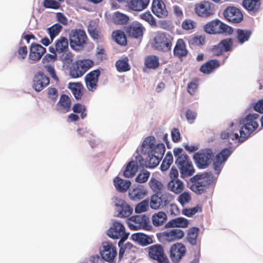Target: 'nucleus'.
<instances>
[{
    "label": "nucleus",
    "mask_w": 263,
    "mask_h": 263,
    "mask_svg": "<svg viewBox=\"0 0 263 263\" xmlns=\"http://www.w3.org/2000/svg\"><path fill=\"white\" fill-rule=\"evenodd\" d=\"M220 66L219 61L216 59L210 60L201 65L200 71L204 74H210Z\"/></svg>",
    "instance_id": "bb28decb"
},
{
    "label": "nucleus",
    "mask_w": 263,
    "mask_h": 263,
    "mask_svg": "<svg viewBox=\"0 0 263 263\" xmlns=\"http://www.w3.org/2000/svg\"><path fill=\"white\" fill-rule=\"evenodd\" d=\"M160 197L163 206L168 204L173 199V196L168 192L162 193Z\"/></svg>",
    "instance_id": "e2e57ef3"
},
{
    "label": "nucleus",
    "mask_w": 263,
    "mask_h": 263,
    "mask_svg": "<svg viewBox=\"0 0 263 263\" xmlns=\"http://www.w3.org/2000/svg\"><path fill=\"white\" fill-rule=\"evenodd\" d=\"M205 42V39L204 36L201 35L195 36L191 38L189 40V43L190 45L193 46H201L203 45Z\"/></svg>",
    "instance_id": "5fc2aeb1"
},
{
    "label": "nucleus",
    "mask_w": 263,
    "mask_h": 263,
    "mask_svg": "<svg viewBox=\"0 0 263 263\" xmlns=\"http://www.w3.org/2000/svg\"><path fill=\"white\" fill-rule=\"evenodd\" d=\"M261 3L260 0H243L242 5L248 11L255 13L258 11Z\"/></svg>",
    "instance_id": "72a5a7b5"
},
{
    "label": "nucleus",
    "mask_w": 263,
    "mask_h": 263,
    "mask_svg": "<svg viewBox=\"0 0 263 263\" xmlns=\"http://www.w3.org/2000/svg\"><path fill=\"white\" fill-rule=\"evenodd\" d=\"M173 53L174 56L178 57L179 59L186 56L188 51L186 48V45L183 39H180L177 41Z\"/></svg>",
    "instance_id": "a878e982"
},
{
    "label": "nucleus",
    "mask_w": 263,
    "mask_h": 263,
    "mask_svg": "<svg viewBox=\"0 0 263 263\" xmlns=\"http://www.w3.org/2000/svg\"><path fill=\"white\" fill-rule=\"evenodd\" d=\"M17 53V58L21 61L24 60L26 58L28 53V49L27 47L26 46L20 47L18 49Z\"/></svg>",
    "instance_id": "774afa93"
},
{
    "label": "nucleus",
    "mask_w": 263,
    "mask_h": 263,
    "mask_svg": "<svg viewBox=\"0 0 263 263\" xmlns=\"http://www.w3.org/2000/svg\"><path fill=\"white\" fill-rule=\"evenodd\" d=\"M144 29V27L141 26L132 25L126 28V32L128 36L138 39L142 36Z\"/></svg>",
    "instance_id": "2f4dec72"
},
{
    "label": "nucleus",
    "mask_w": 263,
    "mask_h": 263,
    "mask_svg": "<svg viewBox=\"0 0 263 263\" xmlns=\"http://www.w3.org/2000/svg\"><path fill=\"white\" fill-rule=\"evenodd\" d=\"M251 34L252 32L249 30L237 29L236 39L239 44H242L249 40Z\"/></svg>",
    "instance_id": "f704fd0d"
},
{
    "label": "nucleus",
    "mask_w": 263,
    "mask_h": 263,
    "mask_svg": "<svg viewBox=\"0 0 263 263\" xmlns=\"http://www.w3.org/2000/svg\"><path fill=\"white\" fill-rule=\"evenodd\" d=\"M150 173L146 170L140 172L135 178L136 182L142 183L146 182L149 177Z\"/></svg>",
    "instance_id": "864d4df0"
},
{
    "label": "nucleus",
    "mask_w": 263,
    "mask_h": 263,
    "mask_svg": "<svg viewBox=\"0 0 263 263\" xmlns=\"http://www.w3.org/2000/svg\"><path fill=\"white\" fill-rule=\"evenodd\" d=\"M167 189L176 194H179L183 191L184 184L179 179H172L167 183Z\"/></svg>",
    "instance_id": "7c9ffc66"
},
{
    "label": "nucleus",
    "mask_w": 263,
    "mask_h": 263,
    "mask_svg": "<svg viewBox=\"0 0 263 263\" xmlns=\"http://www.w3.org/2000/svg\"><path fill=\"white\" fill-rule=\"evenodd\" d=\"M132 239L142 246H145L153 243L152 237L140 233H137L132 235Z\"/></svg>",
    "instance_id": "c85d7f7f"
},
{
    "label": "nucleus",
    "mask_w": 263,
    "mask_h": 263,
    "mask_svg": "<svg viewBox=\"0 0 263 263\" xmlns=\"http://www.w3.org/2000/svg\"><path fill=\"white\" fill-rule=\"evenodd\" d=\"M223 14L228 22L232 23H239L243 20V15L241 12L235 7H228L224 10Z\"/></svg>",
    "instance_id": "4468645a"
},
{
    "label": "nucleus",
    "mask_w": 263,
    "mask_h": 263,
    "mask_svg": "<svg viewBox=\"0 0 263 263\" xmlns=\"http://www.w3.org/2000/svg\"><path fill=\"white\" fill-rule=\"evenodd\" d=\"M52 54H46L42 59V63L46 64H49L50 63H53L57 60V54L55 52L51 53Z\"/></svg>",
    "instance_id": "052dcab7"
},
{
    "label": "nucleus",
    "mask_w": 263,
    "mask_h": 263,
    "mask_svg": "<svg viewBox=\"0 0 263 263\" xmlns=\"http://www.w3.org/2000/svg\"><path fill=\"white\" fill-rule=\"evenodd\" d=\"M43 6L47 8L58 9L60 4L58 2L53 0H44Z\"/></svg>",
    "instance_id": "69168bd1"
},
{
    "label": "nucleus",
    "mask_w": 263,
    "mask_h": 263,
    "mask_svg": "<svg viewBox=\"0 0 263 263\" xmlns=\"http://www.w3.org/2000/svg\"><path fill=\"white\" fill-rule=\"evenodd\" d=\"M149 3V0H128L127 6L133 11H141L147 7Z\"/></svg>",
    "instance_id": "393cba45"
},
{
    "label": "nucleus",
    "mask_w": 263,
    "mask_h": 263,
    "mask_svg": "<svg viewBox=\"0 0 263 263\" xmlns=\"http://www.w3.org/2000/svg\"><path fill=\"white\" fill-rule=\"evenodd\" d=\"M204 30L209 34L228 33L231 34L233 33L231 27L224 24L219 20L216 19L209 22L204 26Z\"/></svg>",
    "instance_id": "39448f33"
},
{
    "label": "nucleus",
    "mask_w": 263,
    "mask_h": 263,
    "mask_svg": "<svg viewBox=\"0 0 263 263\" xmlns=\"http://www.w3.org/2000/svg\"><path fill=\"white\" fill-rule=\"evenodd\" d=\"M137 170L138 165L137 162L134 161H131L127 164V166L123 172V175L126 178L132 177L135 175Z\"/></svg>",
    "instance_id": "4c0bfd02"
},
{
    "label": "nucleus",
    "mask_w": 263,
    "mask_h": 263,
    "mask_svg": "<svg viewBox=\"0 0 263 263\" xmlns=\"http://www.w3.org/2000/svg\"><path fill=\"white\" fill-rule=\"evenodd\" d=\"M114 21L117 24L123 25L126 24L129 20V17L125 14L119 12H116L114 18Z\"/></svg>",
    "instance_id": "8fccbe9b"
},
{
    "label": "nucleus",
    "mask_w": 263,
    "mask_h": 263,
    "mask_svg": "<svg viewBox=\"0 0 263 263\" xmlns=\"http://www.w3.org/2000/svg\"><path fill=\"white\" fill-rule=\"evenodd\" d=\"M152 223L155 227L162 226L167 220V216L163 212H158L152 216Z\"/></svg>",
    "instance_id": "58836bf2"
},
{
    "label": "nucleus",
    "mask_w": 263,
    "mask_h": 263,
    "mask_svg": "<svg viewBox=\"0 0 263 263\" xmlns=\"http://www.w3.org/2000/svg\"><path fill=\"white\" fill-rule=\"evenodd\" d=\"M114 185L117 190L120 192L124 193L127 191L131 185L129 180H124L119 177H116L114 180Z\"/></svg>",
    "instance_id": "473e14b6"
},
{
    "label": "nucleus",
    "mask_w": 263,
    "mask_h": 263,
    "mask_svg": "<svg viewBox=\"0 0 263 263\" xmlns=\"http://www.w3.org/2000/svg\"><path fill=\"white\" fill-rule=\"evenodd\" d=\"M214 177L210 172L197 174L190 179L192 184L190 189L197 195H201L213 182Z\"/></svg>",
    "instance_id": "7ed1b4c3"
},
{
    "label": "nucleus",
    "mask_w": 263,
    "mask_h": 263,
    "mask_svg": "<svg viewBox=\"0 0 263 263\" xmlns=\"http://www.w3.org/2000/svg\"><path fill=\"white\" fill-rule=\"evenodd\" d=\"M233 45L231 39H226L221 40L217 45H215L212 48V51L214 55L219 56L224 52L230 51Z\"/></svg>",
    "instance_id": "6ab92c4d"
},
{
    "label": "nucleus",
    "mask_w": 263,
    "mask_h": 263,
    "mask_svg": "<svg viewBox=\"0 0 263 263\" xmlns=\"http://www.w3.org/2000/svg\"><path fill=\"white\" fill-rule=\"evenodd\" d=\"M231 148H225L217 154L214 157V153L211 148H204L195 153L193 159L196 166L199 168H205L209 166L213 160V167L218 174L222 168L223 163L231 155Z\"/></svg>",
    "instance_id": "f257e3e1"
},
{
    "label": "nucleus",
    "mask_w": 263,
    "mask_h": 263,
    "mask_svg": "<svg viewBox=\"0 0 263 263\" xmlns=\"http://www.w3.org/2000/svg\"><path fill=\"white\" fill-rule=\"evenodd\" d=\"M46 51V48L41 45L33 43L29 48L28 58L34 62L37 61L42 58Z\"/></svg>",
    "instance_id": "aec40b11"
},
{
    "label": "nucleus",
    "mask_w": 263,
    "mask_h": 263,
    "mask_svg": "<svg viewBox=\"0 0 263 263\" xmlns=\"http://www.w3.org/2000/svg\"><path fill=\"white\" fill-rule=\"evenodd\" d=\"M108 236L113 239H120L118 244L120 247L128 237L129 233H126L124 226L121 222L115 221L107 231Z\"/></svg>",
    "instance_id": "0eeeda50"
},
{
    "label": "nucleus",
    "mask_w": 263,
    "mask_h": 263,
    "mask_svg": "<svg viewBox=\"0 0 263 263\" xmlns=\"http://www.w3.org/2000/svg\"><path fill=\"white\" fill-rule=\"evenodd\" d=\"M93 65L94 62L90 59L77 61L70 69V75L72 78H80Z\"/></svg>",
    "instance_id": "423d86ee"
},
{
    "label": "nucleus",
    "mask_w": 263,
    "mask_h": 263,
    "mask_svg": "<svg viewBox=\"0 0 263 263\" xmlns=\"http://www.w3.org/2000/svg\"><path fill=\"white\" fill-rule=\"evenodd\" d=\"M181 148H177L174 149V154L175 157V163L178 166L181 176L185 178L192 176L195 173L193 163L189 157L182 153Z\"/></svg>",
    "instance_id": "f03ea898"
},
{
    "label": "nucleus",
    "mask_w": 263,
    "mask_h": 263,
    "mask_svg": "<svg viewBox=\"0 0 263 263\" xmlns=\"http://www.w3.org/2000/svg\"><path fill=\"white\" fill-rule=\"evenodd\" d=\"M69 40L71 48L74 50L79 51L86 45L87 37L83 30L74 29L69 33Z\"/></svg>",
    "instance_id": "20e7f679"
},
{
    "label": "nucleus",
    "mask_w": 263,
    "mask_h": 263,
    "mask_svg": "<svg viewBox=\"0 0 263 263\" xmlns=\"http://www.w3.org/2000/svg\"><path fill=\"white\" fill-rule=\"evenodd\" d=\"M128 62L129 59L127 57L117 60L115 64L117 71L119 72L129 71L130 69V66Z\"/></svg>",
    "instance_id": "c9c22d12"
},
{
    "label": "nucleus",
    "mask_w": 263,
    "mask_h": 263,
    "mask_svg": "<svg viewBox=\"0 0 263 263\" xmlns=\"http://www.w3.org/2000/svg\"><path fill=\"white\" fill-rule=\"evenodd\" d=\"M50 79L42 71L37 72L33 78V88L39 92L45 88L49 84Z\"/></svg>",
    "instance_id": "f3484780"
},
{
    "label": "nucleus",
    "mask_w": 263,
    "mask_h": 263,
    "mask_svg": "<svg viewBox=\"0 0 263 263\" xmlns=\"http://www.w3.org/2000/svg\"><path fill=\"white\" fill-rule=\"evenodd\" d=\"M150 188L154 192H159L163 187V184L161 181L155 179L154 177H152L148 182Z\"/></svg>",
    "instance_id": "de8ad7c7"
},
{
    "label": "nucleus",
    "mask_w": 263,
    "mask_h": 263,
    "mask_svg": "<svg viewBox=\"0 0 263 263\" xmlns=\"http://www.w3.org/2000/svg\"><path fill=\"white\" fill-rule=\"evenodd\" d=\"M149 204L151 208L155 210L163 207L162 200L157 194H154L151 196Z\"/></svg>",
    "instance_id": "49530a36"
},
{
    "label": "nucleus",
    "mask_w": 263,
    "mask_h": 263,
    "mask_svg": "<svg viewBox=\"0 0 263 263\" xmlns=\"http://www.w3.org/2000/svg\"><path fill=\"white\" fill-rule=\"evenodd\" d=\"M128 220L129 228L133 230L144 229L149 222V219L145 215L133 216Z\"/></svg>",
    "instance_id": "2eb2a0df"
},
{
    "label": "nucleus",
    "mask_w": 263,
    "mask_h": 263,
    "mask_svg": "<svg viewBox=\"0 0 263 263\" xmlns=\"http://www.w3.org/2000/svg\"><path fill=\"white\" fill-rule=\"evenodd\" d=\"M189 220L184 217H177L170 220L165 224L166 228H182L188 227Z\"/></svg>",
    "instance_id": "c756f323"
},
{
    "label": "nucleus",
    "mask_w": 263,
    "mask_h": 263,
    "mask_svg": "<svg viewBox=\"0 0 263 263\" xmlns=\"http://www.w3.org/2000/svg\"><path fill=\"white\" fill-rule=\"evenodd\" d=\"M62 28L60 24L57 23L47 29V32L51 41H53L54 37L59 34Z\"/></svg>",
    "instance_id": "c03bdc74"
},
{
    "label": "nucleus",
    "mask_w": 263,
    "mask_h": 263,
    "mask_svg": "<svg viewBox=\"0 0 263 263\" xmlns=\"http://www.w3.org/2000/svg\"><path fill=\"white\" fill-rule=\"evenodd\" d=\"M163 236L167 241H173L184 237V233L181 229H174L164 232Z\"/></svg>",
    "instance_id": "b1692460"
},
{
    "label": "nucleus",
    "mask_w": 263,
    "mask_h": 263,
    "mask_svg": "<svg viewBox=\"0 0 263 263\" xmlns=\"http://www.w3.org/2000/svg\"><path fill=\"white\" fill-rule=\"evenodd\" d=\"M165 151V146L163 143L158 144L152 151V153L156 154L158 157L162 158Z\"/></svg>",
    "instance_id": "603ef678"
},
{
    "label": "nucleus",
    "mask_w": 263,
    "mask_h": 263,
    "mask_svg": "<svg viewBox=\"0 0 263 263\" xmlns=\"http://www.w3.org/2000/svg\"><path fill=\"white\" fill-rule=\"evenodd\" d=\"M59 103L60 105V109L66 112L69 111L71 107V100L69 97L66 95H62L60 97Z\"/></svg>",
    "instance_id": "a19ab883"
},
{
    "label": "nucleus",
    "mask_w": 263,
    "mask_h": 263,
    "mask_svg": "<svg viewBox=\"0 0 263 263\" xmlns=\"http://www.w3.org/2000/svg\"><path fill=\"white\" fill-rule=\"evenodd\" d=\"M202 211L201 208L199 206H196L193 208L184 209L182 210V213L187 217H192L198 212Z\"/></svg>",
    "instance_id": "13d9d810"
},
{
    "label": "nucleus",
    "mask_w": 263,
    "mask_h": 263,
    "mask_svg": "<svg viewBox=\"0 0 263 263\" xmlns=\"http://www.w3.org/2000/svg\"><path fill=\"white\" fill-rule=\"evenodd\" d=\"M155 143V138L153 136H149L147 137L143 141L142 145L143 147H149L152 148Z\"/></svg>",
    "instance_id": "0e129e2a"
},
{
    "label": "nucleus",
    "mask_w": 263,
    "mask_h": 263,
    "mask_svg": "<svg viewBox=\"0 0 263 263\" xmlns=\"http://www.w3.org/2000/svg\"><path fill=\"white\" fill-rule=\"evenodd\" d=\"M149 201L147 199L143 200L139 203L135 207V212L137 213H141L147 211Z\"/></svg>",
    "instance_id": "6e6d98bb"
},
{
    "label": "nucleus",
    "mask_w": 263,
    "mask_h": 263,
    "mask_svg": "<svg viewBox=\"0 0 263 263\" xmlns=\"http://www.w3.org/2000/svg\"><path fill=\"white\" fill-rule=\"evenodd\" d=\"M199 231V229L195 227L191 228L188 230L187 240L191 245L195 246L197 244V238Z\"/></svg>",
    "instance_id": "ea45409f"
},
{
    "label": "nucleus",
    "mask_w": 263,
    "mask_h": 263,
    "mask_svg": "<svg viewBox=\"0 0 263 263\" xmlns=\"http://www.w3.org/2000/svg\"><path fill=\"white\" fill-rule=\"evenodd\" d=\"M149 257L158 263H170L162 245H154L146 248Z\"/></svg>",
    "instance_id": "1a4fd4ad"
},
{
    "label": "nucleus",
    "mask_w": 263,
    "mask_h": 263,
    "mask_svg": "<svg viewBox=\"0 0 263 263\" xmlns=\"http://www.w3.org/2000/svg\"><path fill=\"white\" fill-rule=\"evenodd\" d=\"M198 87V83L197 80H193L190 82L187 87V92L191 95H194L197 92Z\"/></svg>",
    "instance_id": "680f3d73"
},
{
    "label": "nucleus",
    "mask_w": 263,
    "mask_h": 263,
    "mask_svg": "<svg viewBox=\"0 0 263 263\" xmlns=\"http://www.w3.org/2000/svg\"><path fill=\"white\" fill-rule=\"evenodd\" d=\"M152 11L155 15L160 18H164L167 15L165 5L162 0L153 1Z\"/></svg>",
    "instance_id": "4be33fe9"
},
{
    "label": "nucleus",
    "mask_w": 263,
    "mask_h": 263,
    "mask_svg": "<svg viewBox=\"0 0 263 263\" xmlns=\"http://www.w3.org/2000/svg\"><path fill=\"white\" fill-rule=\"evenodd\" d=\"M140 17L147 22L152 27H155L157 26V22L155 18L149 11H147L142 13L140 15Z\"/></svg>",
    "instance_id": "09e8293b"
},
{
    "label": "nucleus",
    "mask_w": 263,
    "mask_h": 263,
    "mask_svg": "<svg viewBox=\"0 0 263 263\" xmlns=\"http://www.w3.org/2000/svg\"><path fill=\"white\" fill-rule=\"evenodd\" d=\"M147 194V190L142 185H138L130 190L128 192L129 198L134 201H139L142 199Z\"/></svg>",
    "instance_id": "5701e85b"
},
{
    "label": "nucleus",
    "mask_w": 263,
    "mask_h": 263,
    "mask_svg": "<svg viewBox=\"0 0 263 263\" xmlns=\"http://www.w3.org/2000/svg\"><path fill=\"white\" fill-rule=\"evenodd\" d=\"M194 10L198 16L207 18L214 14V5L209 1H203L195 5Z\"/></svg>",
    "instance_id": "9d476101"
},
{
    "label": "nucleus",
    "mask_w": 263,
    "mask_h": 263,
    "mask_svg": "<svg viewBox=\"0 0 263 263\" xmlns=\"http://www.w3.org/2000/svg\"><path fill=\"white\" fill-rule=\"evenodd\" d=\"M185 117L189 123H193L196 118L197 113L193 110L188 109L186 111Z\"/></svg>",
    "instance_id": "338daca9"
},
{
    "label": "nucleus",
    "mask_w": 263,
    "mask_h": 263,
    "mask_svg": "<svg viewBox=\"0 0 263 263\" xmlns=\"http://www.w3.org/2000/svg\"><path fill=\"white\" fill-rule=\"evenodd\" d=\"M68 88L71 90L76 100H79L82 99L84 88L81 83L70 82Z\"/></svg>",
    "instance_id": "cd10ccee"
},
{
    "label": "nucleus",
    "mask_w": 263,
    "mask_h": 263,
    "mask_svg": "<svg viewBox=\"0 0 263 263\" xmlns=\"http://www.w3.org/2000/svg\"><path fill=\"white\" fill-rule=\"evenodd\" d=\"M118 217H128L133 213V209L125 200L119 199L115 204Z\"/></svg>",
    "instance_id": "a211bd4d"
},
{
    "label": "nucleus",
    "mask_w": 263,
    "mask_h": 263,
    "mask_svg": "<svg viewBox=\"0 0 263 263\" xmlns=\"http://www.w3.org/2000/svg\"><path fill=\"white\" fill-rule=\"evenodd\" d=\"M100 74V70L97 69L90 71L85 76L86 87L89 91H94L97 89Z\"/></svg>",
    "instance_id": "ddd939ff"
},
{
    "label": "nucleus",
    "mask_w": 263,
    "mask_h": 263,
    "mask_svg": "<svg viewBox=\"0 0 263 263\" xmlns=\"http://www.w3.org/2000/svg\"><path fill=\"white\" fill-rule=\"evenodd\" d=\"M87 30L89 34L93 40L101 39L100 32L95 23L91 22L88 26Z\"/></svg>",
    "instance_id": "79ce46f5"
},
{
    "label": "nucleus",
    "mask_w": 263,
    "mask_h": 263,
    "mask_svg": "<svg viewBox=\"0 0 263 263\" xmlns=\"http://www.w3.org/2000/svg\"><path fill=\"white\" fill-rule=\"evenodd\" d=\"M173 162V157L172 154L171 152L167 153L160 166L161 171L163 172L167 171Z\"/></svg>",
    "instance_id": "a18cd8bd"
},
{
    "label": "nucleus",
    "mask_w": 263,
    "mask_h": 263,
    "mask_svg": "<svg viewBox=\"0 0 263 263\" xmlns=\"http://www.w3.org/2000/svg\"><path fill=\"white\" fill-rule=\"evenodd\" d=\"M68 49V39L64 36H60L55 43L54 46H51L49 47V51L51 53L55 52L58 54L66 52Z\"/></svg>",
    "instance_id": "412c9836"
},
{
    "label": "nucleus",
    "mask_w": 263,
    "mask_h": 263,
    "mask_svg": "<svg viewBox=\"0 0 263 263\" xmlns=\"http://www.w3.org/2000/svg\"><path fill=\"white\" fill-rule=\"evenodd\" d=\"M191 200V195L189 193L186 192H184L181 193L178 197V202L183 206L188 203Z\"/></svg>",
    "instance_id": "4d7b16f0"
},
{
    "label": "nucleus",
    "mask_w": 263,
    "mask_h": 263,
    "mask_svg": "<svg viewBox=\"0 0 263 263\" xmlns=\"http://www.w3.org/2000/svg\"><path fill=\"white\" fill-rule=\"evenodd\" d=\"M112 36L118 44L125 45L127 43L126 37L124 32L121 30H116L112 32Z\"/></svg>",
    "instance_id": "37998d69"
},
{
    "label": "nucleus",
    "mask_w": 263,
    "mask_h": 263,
    "mask_svg": "<svg viewBox=\"0 0 263 263\" xmlns=\"http://www.w3.org/2000/svg\"><path fill=\"white\" fill-rule=\"evenodd\" d=\"M186 248L182 243H176L172 246L170 250V256L173 262H178L186 253Z\"/></svg>",
    "instance_id": "dca6fc26"
},
{
    "label": "nucleus",
    "mask_w": 263,
    "mask_h": 263,
    "mask_svg": "<svg viewBox=\"0 0 263 263\" xmlns=\"http://www.w3.org/2000/svg\"><path fill=\"white\" fill-rule=\"evenodd\" d=\"M144 65L148 69H155L159 66V58L154 55L147 56L144 60Z\"/></svg>",
    "instance_id": "e433bc0d"
},
{
    "label": "nucleus",
    "mask_w": 263,
    "mask_h": 263,
    "mask_svg": "<svg viewBox=\"0 0 263 263\" xmlns=\"http://www.w3.org/2000/svg\"><path fill=\"white\" fill-rule=\"evenodd\" d=\"M153 47L159 51H169L172 47V40L167 36L166 33L157 32L153 39Z\"/></svg>",
    "instance_id": "6e6552de"
},
{
    "label": "nucleus",
    "mask_w": 263,
    "mask_h": 263,
    "mask_svg": "<svg viewBox=\"0 0 263 263\" xmlns=\"http://www.w3.org/2000/svg\"><path fill=\"white\" fill-rule=\"evenodd\" d=\"M196 26V23L190 19L184 20L181 24L182 28L185 30H190L194 29Z\"/></svg>",
    "instance_id": "bf43d9fd"
},
{
    "label": "nucleus",
    "mask_w": 263,
    "mask_h": 263,
    "mask_svg": "<svg viewBox=\"0 0 263 263\" xmlns=\"http://www.w3.org/2000/svg\"><path fill=\"white\" fill-rule=\"evenodd\" d=\"M161 160L160 157H158L156 154L152 153L151 155H149L147 159L148 167L149 168L155 167L159 164Z\"/></svg>",
    "instance_id": "3c124183"
},
{
    "label": "nucleus",
    "mask_w": 263,
    "mask_h": 263,
    "mask_svg": "<svg viewBox=\"0 0 263 263\" xmlns=\"http://www.w3.org/2000/svg\"><path fill=\"white\" fill-rule=\"evenodd\" d=\"M243 125L239 130L240 139L244 141L254 131L258 126L256 121L250 120L249 118H245L243 121Z\"/></svg>",
    "instance_id": "f8f14e48"
},
{
    "label": "nucleus",
    "mask_w": 263,
    "mask_h": 263,
    "mask_svg": "<svg viewBox=\"0 0 263 263\" xmlns=\"http://www.w3.org/2000/svg\"><path fill=\"white\" fill-rule=\"evenodd\" d=\"M100 255L102 259L108 262H112L117 255V251L113 244L109 241L102 243L100 249Z\"/></svg>",
    "instance_id": "9b49d317"
}]
</instances>
